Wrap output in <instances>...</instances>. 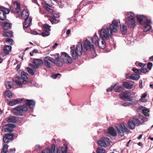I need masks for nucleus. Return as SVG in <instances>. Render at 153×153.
Listing matches in <instances>:
<instances>
[{
    "mask_svg": "<svg viewBox=\"0 0 153 153\" xmlns=\"http://www.w3.org/2000/svg\"><path fill=\"white\" fill-rule=\"evenodd\" d=\"M120 25V21L117 19H114L112 24L109 26L105 25L99 32L100 37L106 40L108 39L111 36L113 33H115L117 31Z\"/></svg>",
    "mask_w": 153,
    "mask_h": 153,
    "instance_id": "f257e3e1",
    "label": "nucleus"
},
{
    "mask_svg": "<svg viewBox=\"0 0 153 153\" xmlns=\"http://www.w3.org/2000/svg\"><path fill=\"white\" fill-rule=\"evenodd\" d=\"M55 145L54 144L52 145L51 149L49 148L42 150L41 153H66L68 151V147L66 144H64V146L59 147L55 150Z\"/></svg>",
    "mask_w": 153,
    "mask_h": 153,
    "instance_id": "f03ea898",
    "label": "nucleus"
},
{
    "mask_svg": "<svg viewBox=\"0 0 153 153\" xmlns=\"http://www.w3.org/2000/svg\"><path fill=\"white\" fill-rule=\"evenodd\" d=\"M28 74L27 73L22 71L21 73V77H16L13 82L16 83L17 86L22 87L23 85L26 84L28 82Z\"/></svg>",
    "mask_w": 153,
    "mask_h": 153,
    "instance_id": "7ed1b4c3",
    "label": "nucleus"
},
{
    "mask_svg": "<svg viewBox=\"0 0 153 153\" xmlns=\"http://www.w3.org/2000/svg\"><path fill=\"white\" fill-rule=\"evenodd\" d=\"M71 48V55L74 59H77L79 56L82 55L83 48L81 42H79L77 44L76 48L74 45H73Z\"/></svg>",
    "mask_w": 153,
    "mask_h": 153,
    "instance_id": "20e7f679",
    "label": "nucleus"
},
{
    "mask_svg": "<svg viewBox=\"0 0 153 153\" xmlns=\"http://www.w3.org/2000/svg\"><path fill=\"white\" fill-rule=\"evenodd\" d=\"M136 16L132 12H129L127 13L125 16V23L129 27L134 28L136 25Z\"/></svg>",
    "mask_w": 153,
    "mask_h": 153,
    "instance_id": "39448f33",
    "label": "nucleus"
},
{
    "mask_svg": "<svg viewBox=\"0 0 153 153\" xmlns=\"http://www.w3.org/2000/svg\"><path fill=\"white\" fill-rule=\"evenodd\" d=\"M29 13L27 10H24L21 13V16L22 18L25 19L23 23L24 28H27L30 26L32 21V18L29 17Z\"/></svg>",
    "mask_w": 153,
    "mask_h": 153,
    "instance_id": "423d86ee",
    "label": "nucleus"
},
{
    "mask_svg": "<svg viewBox=\"0 0 153 153\" xmlns=\"http://www.w3.org/2000/svg\"><path fill=\"white\" fill-rule=\"evenodd\" d=\"M105 39H99L96 34H95L93 37L91 38L92 43L96 46H98L102 49H104L105 47Z\"/></svg>",
    "mask_w": 153,
    "mask_h": 153,
    "instance_id": "0eeeda50",
    "label": "nucleus"
},
{
    "mask_svg": "<svg viewBox=\"0 0 153 153\" xmlns=\"http://www.w3.org/2000/svg\"><path fill=\"white\" fill-rule=\"evenodd\" d=\"M28 108L25 105L18 106L14 108L12 111V113L16 115L22 116L23 114L26 112Z\"/></svg>",
    "mask_w": 153,
    "mask_h": 153,
    "instance_id": "6e6552de",
    "label": "nucleus"
},
{
    "mask_svg": "<svg viewBox=\"0 0 153 153\" xmlns=\"http://www.w3.org/2000/svg\"><path fill=\"white\" fill-rule=\"evenodd\" d=\"M118 134L121 137L124 136V133L129 132V130L126 127V124L123 123H121L115 126Z\"/></svg>",
    "mask_w": 153,
    "mask_h": 153,
    "instance_id": "1a4fd4ad",
    "label": "nucleus"
},
{
    "mask_svg": "<svg viewBox=\"0 0 153 153\" xmlns=\"http://www.w3.org/2000/svg\"><path fill=\"white\" fill-rule=\"evenodd\" d=\"M140 124V120L137 118L130 120L127 122V124L129 128L132 130L134 129L135 126H138Z\"/></svg>",
    "mask_w": 153,
    "mask_h": 153,
    "instance_id": "9d476101",
    "label": "nucleus"
},
{
    "mask_svg": "<svg viewBox=\"0 0 153 153\" xmlns=\"http://www.w3.org/2000/svg\"><path fill=\"white\" fill-rule=\"evenodd\" d=\"M135 94L134 92L131 93L128 91H125L121 94L119 97L121 100L127 99L129 101H131L134 98L131 96L134 95Z\"/></svg>",
    "mask_w": 153,
    "mask_h": 153,
    "instance_id": "9b49d317",
    "label": "nucleus"
},
{
    "mask_svg": "<svg viewBox=\"0 0 153 153\" xmlns=\"http://www.w3.org/2000/svg\"><path fill=\"white\" fill-rule=\"evenodd\" d=\"M61 59L64 63L70 64L72 63V60L70 56L67 53L63 52L61 53Z\"/></svg>",
    "mask_w": 153,
    "mask_h": 153,
    "instance_id": "f8f14e48",
    "label": "nucleus"
},
{
    "mask_svg": "<svg viewBox=\"0 0 153 153\" xmlns=\"http://www.w3.org/2000/svg\"><path fill=\"white\" fill-rule=\"evenodd\" d=\"M98 144L101 147H106L110 145L109 140L106 137H102L97 141Z\"/></svg>",
    "mask_w": 153,
    "mask_h": 153,
    "instance_id": "ddd939ff",
    "label": "nucleus"
},
{
    "mask_svg": "<svg viewBox=\"0 0 153 153\" xmlns=\"http://www.w3.org/2000/svg\"><path fill=\"white\" fill-rule=\"evenodd\" d=\"M54 59L52 57L47 56L44 58V64L47 68H51L52 66V63H53Z\"/></svg>",
    "mask_w": 153,
    "mask_h": 153,
    "instance_id": "4468645a",
    "label": "nucleus"
},
{
    "mask_svg": "<svg viewBox=\"0 0 153 153\" xmlns=\"http://www.w3.org/2000/svg\"><path fill=\"white\" fill-rule=\"evenodd\" d=\"M16 127V126L14 124L8 123L6 124H3L2 127L3 129L5 132H11L13 131L14 129L13 128Z\"/></svg>",
    "mask_w": 153,
    "mask_h": 153,
    "instance_id": "2eb2a0df",
    "label": "nucleus"
},
{
    "mask_svg": "<svg viewBox=\"0 0 153 153\" xmlns=\"http://www.w3.org/2000/svg\"><path fill=\"white\" fill-rule=\"evenodd\" d=\"M137 17L138 22L141 25H143L145 23L146 24L151 23V21L150 20H147L146 17L143 15H137Z\"/></svg>",
    "mask_w": 153,
    "mask_h": 153,
    "instance_id": "dca6fc26",
    "label": "nucleus"
},
{
    "mask_svg": "<svg viewBox=\"0 0 153 153\" xmlns=\"http://www.w3.org/2000/svg\"><path fill=\"white\" fill-rule=\"evenodd\" d=\"M14 134L13 133H7L3 136V141L4 143H8L10 141L13 140Z\"/></svg>",
    "mask_w": 153,
    "mask_h": 153,
    "instance_id": "f3484780",
    "label": "nucleus"
},
{
    "mask_svg": "<svg viewBox=\"0 0 153 153\" xmlns=\"http://www.w3.org/2000/svg\"><path fill=\"white\" fill-rule=\"evenodd\" d=\"M33 63L35 65H31L30 66L33 69H36L38 68L40 66L42 65L43 62L41 59H35L33 60Z\"/></svg>",
    "mask_w": 153,
    "mask_h": 153,
    "instance_id": "a211bd4d",
    "label": "nucleus"
},
{
    "mask_svg": "<svg viewBox=\"0 0 153 153\" xmlns=\"http://www.w3.org/2000/svg\"><path fill=\"white\" fill-rule=\"evenodd\" d=\"M23 98H18L10 101L8 103V105L13 106L18 104L20 103L23 101Z\"/></svg>",
    "mask_w": 153,
    "mask_h": 153,
    "instance_id": "6ab92c4d",
    "label": "nucleus"
},
{
    "mask_svg": "<svg viewBox=\"0 0 153 153\" xmlns=\"http://www.w3.org/2000/svg\"><path fill=\"white\" fill-rule=\"evenodd\" d=\"M84 47L87 51H89L91 49H93L94 45L91 44L88 40H85L84 43Z\"/></svg>",
    "mask_w": 153,
    "mask_h": 153,
    "instance_id": "aec40b11",
    "label": "nucleus"
},
{
    "mask_svg": "<svg viewBox=\"0 0 153 153\" xmlns=\"http://www.w3.org/2000/svg\"><path fill=\"white\" fill-rule=\"evenodd\" d=\"M59 55L58 54H56L55 55L56 58L54 59L53 63L58 66H61L62 65V60L59 58Z\"/></svg>",
    "mask_w": 153,
    "mask_h": 153,
    "instance_id": "412c9836",
    "label": "nucleus"
},
{
    "mask_svg": "<svg viewBox=\"0 0 153 153\" xmlns=\"http://www.w3.org/2000/svg\"><path fill=\"white\" fill-rule=\"evenodd\" d=\"M35 102L32 100H27L25 103V105L27 106H28L30 108H33L34 107Z\"/></svg>",
    "mask_w": 153,
    "mask_h": 153,
    "instance_id": "4be33fe9",
    "label": "nucleus"
},
{
    "mask_svg": "<svg viewBox=\"0 0 153 153\" xmlns=\"http://www.w3.org/2000/svg\"><path fill=\"white\" fill-rule=\"evenodd\" d=\"M117 134L116 131L114 128L110 127L108 128L107 131V135L115 136L117 135Z\"/></svg>",
    "mask_w": 153,
    "mask_h": 153,
    "instance_id": "5701e85b",
    "label": "nucleus"
},
{
    "mask_svg": "<svg viewBox=\"0 0 153 153\" xmlns=\"http://www.w3.org/2000/svg\"><path fill=\"white\" fill-rule=\"evenodd\" d=\"M14 7L16 10L15 11V13L16 14H19L20 13L19 9L20 6L19 3L16 2H15L14 3Z\"/></svg>",
    "mask_w": 153,
    "mask_h": 153,
    "instance_id": "b1692460",
    "label": "nucleus"
},
{
    "mask_svg": "<svg viewBox=\"0 0 153 153\" xmlns=\"http://www.w3.org/2000/svg\"><path fill=\"white\" fill-rule=\"evenodd\" d=\"M138 101L137 100H135V102L132 101L131 102H122L121 105L123 106H128L131 105H133L136 104L137 102Z\"/></svg>",
    "mask_w": 153,
    "mask_h": 153,
    "instance_id": "393cba45",
    "label": "nucleus"
},
{
    "mask_svg": "<svg viewBox=\"0 0 153 153\" xmlns=\"http://www.w3.org/2000/svg\"><path fill=\"white\" fill-rule=\"evenodd\" d=\"M140 77V76L138 74H133L128 77L126 76V78H128L133 80H138Z\"/></svg>",
    "mask_w": 153,
    "mask_h": 153,
    "instance_id": "a878e982",
    "label": "nucleus"
},
{
    "mask_svg": "<svg viewBox=\"0 0 153 153\" xmlns=\"http://www.w3.org/2000/svg\"><path fill=\"white\" fill-rule=\"evenodd\" d=\"M11 46L10 45H6L4 48V55H7L11 49Z\"/></svg>",
    "mask_w": 153,
    "mask_h": 153,
    "instance_id": "bb28decb",
    "label": "nucleus"
},
{
    "mask_svg": "<svg viewBox=\"0 0 153 153\" xmlns=\"http://www.w3.org/2000/svg\"><path fill=\"white\" fill-rule=\"evenodd\" d=\"M6 120L8 122L16 123L17 120L16 118L13 116H10L6 119Z\"/></svg>",
    "mask_w": 153,
    "mask_h": 153,
    "instance_id": "cd10ccee",
    "label": "nucleus"
},
{
    "mask_svg": "<svg viewBox=\"0 0 153 153\" xmlns=\"http://www.w3.org/2000/svg\"><path fill=\"white\" fill-rule=\"evenodd\" d=\"M2 24V26L4 29H8L11 28V24L8 22H4Z\"/></svg>",
    "mask_w": 153,
    "mask_h": 153,
    "instance_id": "c85d7f7f",
    "label": "nucleus"
},
{
    "mask_svg": "<svg viewBox=\"0 0 153 153\" xmlns=\"http://www.w3.org/2000/svg\"><path fill=\"white\" fill-rule=\"evenodd\" d=\"M140 109L142 110L143 113L145 116H148L149 115L148 109L143 107H140Z\"/></svg>",
    "mask_w": 153,
    "mask_h": 153,
    "instance_id": "c756f323",
    "label": "nucleus"
},
{
    "mask_svg": "<svg viewBox=\"0 0 153 153\" xmlns=\"http://www.w3.org/2000/svg\"><path fill=\"white\" fill-rule=\"evenodd\" d=\"M8 146L7 144H5L3 146L1 151V153H7L8 151Z\"/></svg>",
    "mask_w": 153,
    "mask_h": 153,
    "instance_id": "7c9ffc66",
    "label": "nucleus"
},
{
    "mask_svg": "<svg viewBox=\"0 0 153 153\" xmlns=\"http://www.w3.org/2000/svg\"><path fill=\"white\" fill-rule=\"evenodd\" d=\"M5 86L7 89L12 88L13 87V84L12 82L7 81L5 83Z\"/></svg>",
    "mask_w": 153,
    "mask_h": 153,
    "instance_id": "2f4dec72",
    "label": "nucleus"
},
{
    "mask_svg": "<svg viewBox=\"0 0 153 153\" xmlns=\"http://www.w3.org/2000/svg\"><path fill=\"white\" fill-rule=\"evenodd\" d=\"M123 86L126 88L128 89H131L132 87V85L127 82H123Z\"/></svg>",
    "mask_w": 153,
    "mask_h": 153,
    "instance_id": "473e14b6",
    "label": "nucleus"
},
{
    "mask_svg": "<svg viewBox=\"0 0 153 153\" xmlns=\"http://www.w3.org/2000/svg\"><path fill=\"white\" fill-rule=\"evenodd\" d=\"M120 31L123 34H125L127 31V28L124 25H120Z\"/></svg>",
    "mask_w": 153,
    "mask_h": 153,
    "instance_id": "72a5a7b5",
    "label": "nucleus"
},
{
    "mask_svg": "<svg viewBox=\"0 0 153 153\" xmlns=\"http://www.w3.org/2000/svg\"><path fill=\"white\" fill-rule=\"evenodd\" d=\"M43 1L45 4L48 6L51 7L53 5L51 0H43Z\"/></svg>",
    "mask_w": 153,
    "mask_h": 153,
    "instance_id": "f704fd0d",
    "label": "nucleus"
},
{
    "mask_svg": "<svg viewBox=\"0 0 153 153\" xmlns=\"http://www.w3.org/2000/svg\"><path fill=\"white\" fill-rule=\"evenodd\" d=\"M116 86L114 87L115 88V91L116 92H120L122 91L123 90V89L122 87L121 86H119L117 85H115Z\"/></svg>",
    "mask_w": 153,
    "mask_h": 153,
    "instance_id": "c9c22d12",
    "label": "nucleus"
},
{
    "mask_svg": "<svg viewBox=\"0 0 153 153\" xmlns=\"http://www.w3.org/2000/svg\"><path fill=\"white\" fill-rule=\"evenodd\" d=\"M6 15L4 12L0 10V19L3 20L6 18Z\"/></svg>",
    "mask_w": 153,
    "mask_h": 153,
    "instance_id": "e433bc0d",
    "label": "nucleus"
},
{
    "mask_svg": "<svg viewBox=\"0 0 153 153\" xmlns=\"http://www.w3.org/2000/svg\"><path fill=\"white\" fill-rule=\"evenodd\" d=\"M147 96V94L146 93L143 94L141 97V98L140 99L139 101L140 102H146V100L144 99Z\"/></svg>",
    "mask_w": 153,
    "mask_h": 153,
    "instance_id": "4c0bfd02",
    "label": "nucleus"
},
{
    "mask_svg": "<svg viewBox=\"0 0 153 153\" xmlns=\"http://www.w3.org/2000/svg\"><path fill=\"white\" fill-rule=\"evenodd\" d=\"M150 23H145V25L144 29L143 30L144 32H146L149 30L151 28V26L148 24Z\"/></svg>",
    "mask_w": 153,
    "mask_h": 153,
    "instance_id": "58836bf2",
    "label": "nucleus"
},
{
    "mask_svg": "<svg viewBox=\"0 0 153 153\" xmlns=\"http://www.w3.org/2000/svg\"><path fill=\"white\" fill-rule=\"evenodd\" d=\"M96 152L97 153H106L105 150L101 147H98L97 148Z\"/></svg>",
    "mask_w": 153,
    "mask_h": 153,
    "instance_id": "ea45409f",
    "label": "nucleus"
},
{
    "mask_svg": "<svg viewBox=\"0 0 153 153\" xmlns=\"http://www.w3.org/2000/svg\"><path fill=\"white\" fill-rule=\"evenodd\" d=\"M3 36L5 37H11L13 36V33L11 31L6 32L4 33Z\"/></svg>",
    "mask_w": 153,
    "mask_h": 153,
    "instance_id": "a19ab883",
    "label": "nucleus"
},
{
    "mask_svg": "<svg viewBox=\"0 0 153 153\" xmlns=\"http://www.w3.org/2000/svg\"><path fill=\"white\" fill-rule=\"evenodd\" d=\"M5 95L7 97L9 98H11L13 96V94L10 91H7L4 93Z\"/></svg>",
    "mask_w": 153,
    "mask_h": 153,
    "instance_id": "79ce46f5",
    "label": "nucleus"
},
{
    "mask_svg": "<svg viewBox=\"0 0 153 153\" xmlns=\"http://www.w3.org/2000/svg\"><path fill=\"white\" fill-rule=\"evenodd\" d=\"M49 34L50 33L48 30H44L42 33V35L43 37L48 36Z\"/></svg>",
    "mask_w": 153,
    "mask_h": 153,
    "instance_id": "37998d69",
    "label": "nucleus"
},
{
    "mask_svg": "<svg viewBox=\"0 0 153 153\" xmlns=\"http://www.w3.org/2000/svg\"><path fill=\"white\" fill-rule=\"evenodd\" d=\"M26 69L28 73L31 75H33L34 74V73L32 69L30 68L27 67Z\"/></svg>",
    "mask_w": 153,
    "mask_h": 153,
    "instance_id": "c03bdc74",
    "label": "nucleus"
},
{
    "mask_svg": "<svg viewBox=\"0 0 153 153\" xmlns=\"http://www.w3.org/2000/svg\"><path fill=\"white\" fill-rule=\"evenodd\" d=\"M1 10H2L4 12V13H5L6 15L7 14H8L9 12V10L8 9L4 8L3 7H1Z\"/></svg>",
    "mask_w": 153,
    "mask_h": 153,
    "instance_id": "a18cd8bd",
    "label": "nucleus"
},
{
    "mask_svg": "<svg viewBox=\"0 0 153 153\" xmlns=\"http://www.w3.org/2000/svg\"><path fill=\"white\" fill-rule=\"evenodd\" d=\"M56 18L53 17L51 19L50 21L52 24L57 23L59 22V21L56 19Z\"/></svg>",
    "mask_w": 153,
    "mask_h": 153,
    "instance_id": "49530a36",
    "label": "nucleus"
},
{
    "mask_svg": "<svg viewBox=\"0 0 153 153\" xmlns=\"http://www.w3.org/2000/svg\"><path fill=\"white\" fill-rule=\"evenodd\" d=\"M43 26L44 29L47 30H48L49 31H50L51 29L50 28L51 27L48 24H45L43 25Z\"/></svg>",
    "mask_w": 153,
    "mask_h": 153,
    "instance_id": "de8ad7c7",
    "label": "nucleus"
},
{
    "mask_svg": "<svg viewBox=\"0 0 153 153\" xmlns=\"http://www.w3.org/2000/svg\"><path fill=\"white\" fill-rule=\"evenodd\" d=\"M6 42L9 43L10 45H12L13 42V40L11 38H7L6 39Z\"/></svg>",
    "mask_w": 153,
    "mask_h": 153,
    "instance_id": "09e8293b",
    "label": "nucleus"
},
{
    "mask_svg": "<svg viewBox=\"0 0 153 153\" xmlns=\"http://www.w3.org/2000/svg\"><path fill=\"white\" fill-rule=\"evenodd\" d=\"M52 15L55 18H58L59 16V14L58 13H55L54 12L53 13Z\"/></svg>",
    "mask_w": 153,
    "mask_h": 153,
    "instance_id": "8fccbe9b",
    "label": "nucleus"
},
{
    "mask_svg": "<svg viewBox=\"0 0 153 153\" xmlns=\"http://www.w3.org/2000/svg\"><path fill=\"white\" fill-rule=\"evenodd\" d=\"M42 148V147L39 145H36L35 147V149L37 151L40 150Z\"/></svg>",
    "mask_w": 153,
    "mask_h": 153,
    "instance_id": "3c124183",
    "label": "nucleus"
},
{
    "mask_svg": "<svg viewBox=\"0 0 153 153\" xmlns=\"http://www.w3.org/2000/svg\"><path fill=\"white\" fill-rule=\"evenodd\" d=\"M132 71L137 74H139L140 72L139 70L135 68H134L132 69Z\"/></svg>",
    "mask_w": 153,
    "mask_h": 153,
    "instance_id": "603ef678",
    "label": "nucleus"
},
{
    "mask_svg": "<svg viewBox=\"0 0 153 153\" xmlns=\"http://www.w3.org/2000/svg\"><path fill=\"white\" fill-rule=\"evenodd\" d=\"M116 86V85H114V86L112 85L111 88H108L107 90V91L108 92H109L111 91L112 90L114 89V88Z\"/></svg>",
    "mask_w": 153,
    "mask_h": 153,
    "instance_id": "864d4df0",
    "label": "nucleus"
},
{
    "mask_svg": "<svg viewBox=\"0 0 153 153\" xmlns=\"http://www.w3.org/2000/svg\"><path fill=\"white\" fill-rule=\"evenodd\" d=\"M60 74L59 73H57L56 74H53V75L51 76V77L53 79H56L57 76L60 75Z\"/></svg>",
    "mask_w": 153,
    "mask_h": 153,
    "instance_id": "5fc2aeb1",
    "label": "nucleus"
},
{
    "mask_svg": "<svg viewBox=\"0 0 153 153\" xmlns=\"http://www.w3.org/2000/svg\"><path fill=\"white\" fill-rule=\"evenodd\" d=\"M140 71L142 72L145 73L147 71V70L146 68H143L141 69Z\"/></svg>",
    "mask_w": 153,
    "mask_h": 153,
    "instance_id": "6e6d98bb",
    "label": "nucleus"
},
{
    "mask_svg": "<svg viewBox=\"0 0 153 153\" xmlns=\"http://www.w3.org/2000/svg\"><path fill=\"white\" fill-rule=\"evenodd\" d=\"M152 66V64L151 62L148 63L147 65L148 68L149 69V70H151V68Z\"/></svg>",
    "mask_w": 153,
    "mask_h": 153,
    "instance_id": "4d7b16f0",
    "label": "nucleus"
},
{
    "mask_svg": "<svg viewBox=\"0 0 153 153\" xmlns=\"http://www.w3.org/2000/svg\"><path fill=\"white\" fill-rule=\"evenodd\" d=\"M46 9H47V10H48L50 13H52V14H53V13L54 12H53V10L52 9H50L48 7L46 8Z\"/></svg>",
    "mask_w": 153,
    "mask_h": 153,
    "instance_id": "13d9d810",
    "label": "nucleus"
},
{
    "mask_svg": "<svg viewBox=\"0 0 153 153\" xmlns=\"http://www.w3.org/2000/svg\"><path fill=\"white\" fill-rule=\"evenodd\" d=\"M139 86L141 88H142L143 87V85H142V80H140L139 81Z\"/></svg>",
    "mask_w": 153,
    "mask_h": 153,
    "instance_id": "bf43d9fd",
    "label": "nucleus"
},
{
    "mask_svg": "<svg viewBox=\"0 0 153 153\" xmlns=\"http://www.w3.org/2000/svg\"><path fill=\"white\" fill-rule=\"evenodd\" d=\"M58 45V43H55L54 45L52 47V48H53V49L55 48H56V47Z\"/></svg>",
    "mask_w": 153,
    "mask_h": 153,
    "instance_id": "052dcab7",
    "label": "nucleus"
},
{
    "mask_svg": "<svg viewBox=\"0 0 153 153\" xmlns=\"http://www.w3.org/2000/svg\"><path fill=\"white\" fill-rule=\"evenodd\" d=\"M71 32V30L70 29L68 30L66 33V34L68 35Z\"/></svg>",
    "mask_w": 153,
    "mask_h": 153,
    "instance_id": "680f3d73",
    "label": "nucleus"
},
{
    "mask_svg": "<svg viewBox=\"0 0 153 153\" xmlns=\"http://www.w3.org/2000/svg\"><path fill=\"white\" fill-rule=\"evenodd\" d=\"M20 65H18L16 67V69L17 70H18L20 68Z\"/></svg>",
    "mask_w": 153,
    "mask_h": 153,
    "instance_id": "e2e57ef3",
    "label": "nucleus"
},
{
    "mask_svg": "<svg viewBox=\"0 0 153 153\" xmlns=\"http://www.w3.org/2000/svg\"><path fill=\"white\" fill-rule=\"evenodd\" d=\"M38 51V50L36 49H34L33 51V52H34V53H37Z\"/></svg>",
    "mask_w": 153,
    "mask_h": 153,
    "instance_id": "0e129e2a",
    "label": "nucleus"
},
{
    "mask_svg": "<svg viewBox=\"0 0 153 153\" xmlns=\"http://www.w3.org/2000/svg\"><path fill=\"white\" fill-rule=\"evenodd\" d=\"M33 2H34L35 3H36V4H37L39 6V4L37 3V1H36V0H32Z\"/></svg>",
    "mask_w": 153,
    "mask_h": 153,
    "instance_id": "69168bd1",
    "label": "nucleus"
},
{
    "mask_svg": "<svg viewBox=\"0 0 153 153\" xmlns=\"http://www.w3.org/2000/svg\"><path fill=\"white\" fill-rule=\"evenodd\" d=\"M149 60L151 61H153V56L149 58Z\"/></svg>",
    "mask_w": 153,
    "mask_h": 153,
    "instance_id": "338daca9",
    "label": "nucleus"
},
{
    "mask_svg": "<svg viewBox=\"0 0 153 153\" xmlns=\"http://www.w3.org/2000/svg\"><path fill=\"white\" fill-rule=\"evenodd\" d=\"M32 33L34 35H37L38 34V33L36 31H33L32 32Z\"/></svg>",
    "mask_w": 153,
    "mask_h": 153,
    "instance_id": "774afa93",
    "label": "nucleus"
}]
</instances>
